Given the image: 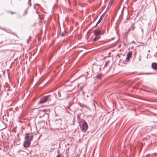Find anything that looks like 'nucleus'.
<instances>
[{"mask_svg":"<svg viewBox=\"0 0 157 157\" xmlns=\"http://www.w3.org/2000/svg\"><path fill=\"white\" fill-rule=\"evenodd\" d=\"M51 95H48L44 96L40 100V101L39 102V103H43L47 101H50L51 100Z\"/></svg>","mask_w":157,"mask_h":157,"instance_id":"f257e3e1","label":"nucleus"},{"mask_svg":"<svg viewBox=\"0 0 157 157\" xmlns=\"http://www.w3.org/2000/svg\"><path fill=\"white\" fill-rule=\"evenodd\" d=\"M25 138V140L30 142L33 140V136L32 134H29L26 136Z\"/></svg>","mask_w":157,"mask_h":157,"instance_id":"f03ea898","label":"nucleus"},{"mask_svg":"<svg viewBox=\"0 0 157 157\" xmlns=\"http://www.w3.org/2000/svg\"><path fill=\"white\" fill-rule=\"evenodd\" d=\"M88 128L87 123L84 121L82 126V132H85L86 131Z\"/></svg>","mask_w":157,"mask_h":157,"instance_id":"7ed1b4c3","label":"nucleus"},{"mask_svg":"<svg viewBox=\"0 0 157 157\" xmlns=\"http://www.w3.org/2000/svg\"><path fill=\"white\" fill-rule=\"evenodd\" d=\"M102 30H95L94 31V34L95 36H98L101 34H102Z\"/></svg>","mask_w":157,"mask_h":157,"instance_id":"20e7f679","label":"nucleus"},{"mask_svg":"<svg viewBox=\"0 0 157 157\" xmlns=\"http://www.w3.org/2000/svg\"><path fill=\"white\" fill-rule=\"evenodd\" d=\"M30 144V142L29 141H25L23 145L25 147H27L29 146Z\"/></svg>","mask_w":157,"mask_h":157,"instance_id":"39448f33","label":"nucleus"},{"mask_svg":"<svg viewBox=\"0 0 157 157\" xmlns=\"http://www.w3.org/2000/svg\"><path fill=\"white\" fill-rule=\"evenodd\" d=\"M132 55V53L131 52H129L127 55V56L126 58V59L127 61H129V59Z\"/></svg>","mask_w":157,"mask_h":157,"instance_id":"423d86ee","label":"nucleus"},{"mask_svg":"<svg viewBox=\"0 0 157 157\" xmlns=\"http://www.w3.org/2000/svg\"><path fill=\"white\" fill-rule=\"evenodd\" d=\"M151 67L152 68L155 70H157V63H153L151 64Z\"/></svg>","mask_w":157,"mask_h":157,"instance_id":"0eeeda50","label":"nucleus"},{"mask_svg":"<svg viewBox=\"0 0 157 157\" xmlns=\"http://www.w3.org/2000/svg\"><path fill=\"white\" fill-rule=\"evenodd\" d=\"M100 37L98 36H96L93 39V41H95L97 40H98Z\"/></svg>","mask_w":157,"mask_h":157,"instance_id":"6e6552de","label":"nucleus"},{"mask_svg":"<svg viewBox=\"0 0 157 157\" xmlns=\"http://www.w3.org/2000/svg\"><path fill=\"white\" fill-rule=\"evenodd\" d=\"M101 75L100 74H98L97 76V78L98 79H101Z\"/></svg>","mask_w":157,"mask_h":157,"instance_id":"1a4fd4ad","label":"nucleus"},{"mask_svg":"<svg viewBox=\"0 0 157 157\" xmlns=\"http://www.w3.org/2000/svg\"><path fill=\"white\" fill-rule=\"evenodd\" d=\"M101 17H100L99 19V20L98 21V22H97V23L95 25V26H94V27L95 26H96L97 24H98L101 21Z\"/></svg>","mask_w":157,"mask_h":157,"instance_id":"9d476101","label":"nucleus"},{"mask_svg":"<svg viewBox=\"0 0 157 157\" xmlns=\"http://www.w3.org/2000/svg\"><path fill=\"white\" fill-rule=\"evenodd\" d=\"M44 116H45L47 117H48V115L47 113H44V114H43V117Z\"/></svg>","mask_w":157,"mask_h":157,"instance_id":"9b49d317","label":"nucleus"},{"mask_svg":"<svg viewBox=\"0 0 157 157\" xmlns=\"http://www.w3.org/2000/svg\"><path fill=\"white\" fill-rule=\"evenodd\" d=\"M115 0H110V3L111 4H112L114 2Z\"/></svg>","mask_w":157,"mask_h":157,"instance_id":"f8f14e48","label":"nucleus"},{"mask_svg":"<svg viewBox=\"0 0 157 157\" xmlns=\"http://www.w3.org/2000/svg\"><path fill=\"white\" fill-rule=\"evenodd\" d=\"M109 61H108L105 63V65H104V67H105L108 64V63Z\"/></svg>","mask_w":157,"mask_h":157,"instance_id":"ddd939ff","label":"nucleus"},{"mask_svg":"<svg viewBox=\"0 0 157 157\" xmlns=\"http://www.w3.org/2000/svg\"><path fill=\"white\" fill-rule=\"evenodd\" d=\"M27 13V10H25V12L24 14V15H25V14H26Z\"/></svg>","mask_w":157,"mask_h":157,"instance_id":"4468645a","label":"nucleus"},{"mask_svg":"<svg viewBox=\"0 0 157 157\" xmlns=\"http://www.w3.org/2000/svg\"><path fill=\"white\" fill-rule=\"evenodd\" d=\"M64 33H65V32H63L61 33V36H64Z\"/></svg>","mask_w":157,"mask_h":157,"instance_id":"2eb2a0df","label":"nucleus"},{"mask_svg":"<svg viewBox=\"0 0 157 157\" xmlns=\"http://www.w3.org/2000/svg\"><path fill=\"white\" fill-rule=\"evenodd\" d=\"M61 155L60 154H58L56 156V157H60Z\"/></svg>","mask_w":157,"mask_h":157,"instance_id":"dca6fc26","label":"nucleus"},{"mask_svg":"<svg viewBox=\"0 0 157 157\" xmlns=\"http://www.w3.org/2000/svg\"><path fill=\"white\" fill-rule=\"evenodd\" d=\"M29 2V5L30 6H31V4L30 3V1Z\"/></svg>","mask_w":157,"mask_h":157,"instance_id":"f3484780","label":"nucleus"},{"mask_svg":"<svg viewBox=\"0 0 157 157\" xmlns=\"http://www.w3.org/2000/svg\"><path fill=\"white\" fill-rule=\"evenodd\" d=\"M13 13H14V12H11V14H13Z\"/></svg>","mask_w":157,"mask_h":157,"instance_id":"a211bd4d","label":"nucleus"},{"mask_svg":"<svg viewBox=\"0 0 157 157\" xmlns=\"http://www.w3.org/2000/svg\"><path fill=\"white\" fill-rule=\"evenodd\" d=\"M139 60H140V59H139Z\"/></svg>","mask_w":157,"mask_h":157,"instance_id":"6ab92c4d","label":"nucleus"},{"mask_svg":"<svg viewBox=\"0 0 157 157\" xmlns=\"http://www.w3.org/2000/svg\"><path fill=\"white\" fill-rule=\"evenodd\" d=\"M150 50H148V52H150Z\"/></svg>","mask_w":157,"mask_h":157,"instance_id":"aec40b11","label":"nucleus"},{"mask_svg":"<svg viewBox=\"0 0 157 157\" xmlns=\"http://www.w3.org/2000/svg\"><path fill=\"white\" fill-rule=\"evenodd\" d=\"M58 153H59V151H58Z\"/></svg>","mask_w":157,"mask_h":157,"instance_id":"412c9836","label":"nucleus"}]
</instances>
